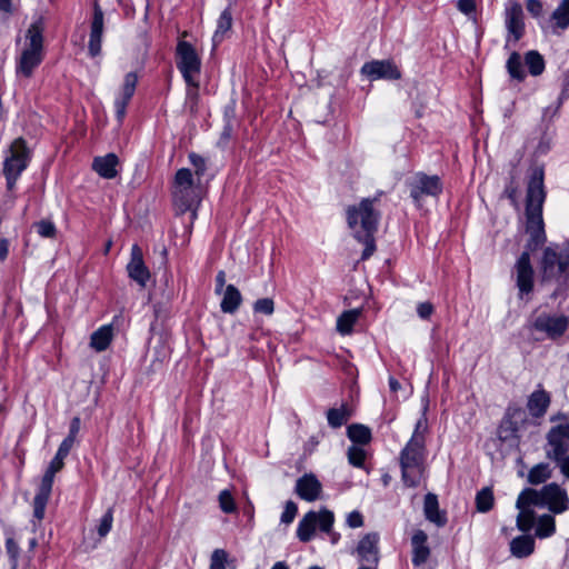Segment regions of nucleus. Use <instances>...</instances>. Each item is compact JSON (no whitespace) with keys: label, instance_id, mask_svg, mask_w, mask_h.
Here are the masks:
<instances>
[{"label":"nucleus","instance_id":"obj_1","mask_svg":"<svg viewBox=\"0 0 569 569\" xmlns=\"http://www.w3.org/2000/svg\"><path fill=\"white\" fill-rule=\"evenodd\" d=\"M543 180V168L533 167L528 180L525 211L526 232L529 234L525 251L529 253L536 251L547 240L542 218V208L547 197Z\"/></svg>","mask_w":569,"mask_h":569},{"label":"nucleus","instance_id":"obj_2","mask_svg":"<svg viewBox=\"0 0 569 569\" xmlns=\"http://www.w3.org/2000/svg\"><path fill=\"white\" fill-rule=\"evenodd\" d=\"M379 196L366 198L358 206H350L347 209V220L353 230L355 238L365 244L361 254L362 260L370 258L375 250V233L378 229L380 212L376 209Z\"/></svg>","mask_w":569,"mask_h":569},{"label":"nucleus","instance_id":"obj_3","mask_svg":"<svg viewBox=\"0 0 569 569\" xmlns=\"http://www.w3.org/2000/svg\"><path fill=\"white\" fill-rule=\"evenodd\" d=\"M44 23L42 18L33 21L24 37V44L16 59V74L29 79L44 58Z\"/></svg>","mask_w":569,"mask_h":569},{"label":"nucleus","instance_id":"obj_4","mask_svg":"<svg viewBox=\"0 0 569 569\" xmlns=\"http://www.w3.org/2000/svg\"><path fill=\"white\" fill-rule=\"evenodd\" d=\"M519 507L523 505H535L547 507L549 511L558 515L569 509V498L566 489L558 483L551 482L545 485L541 489L526 488L518 496Z\"/></svg>","mask_w":569,"mask_h":569},{"label":"nucleus","instance_id":"obj_5","mask_svg":"<svg viewBox=\"0 0 569 569\" xmlns=\"http://www.w3.org/2000/svg\"><path fill=\"white\" fill-rule=\"evenodd\" d=\"M426 456V441L418 436L411 437L399 457L401 477L406 486H419L425 471Z\"/></svg>","mask_w":569,"mask_h":569},{"label":"nucleus","instance_id":"obj_6","mask_svg":"<svg viewBox=\"0 0 569 569\" xmlns=\"http://www.w3.org/2000/svg\"><path fill=\"white\" fill-rule=\"evenodd\" d=\"M546 439V457L555 461L561 473L569 479V423L553 426Z\"/></svg>","mask_w":569,"mask_h":569},{"label":"nucleus","instance_id":"obj_7","mask_svg":"<svg viewBox=\"0 0 569 569\" xmlns=\"http://www.w3.org/2000/svg\"><path fill=\"white\" fill-rule=\"evenodd\" d=\"M335 522V515L332 511L322 508L320 511H309L298 523L297 537L302 542L310 541L319 528L321 532L327 533L330 537L331 542L335 545L339 541L340 535L332 530Z\"/></svg>","mask_w":569,"mask_h":569},{"label":"nucleus","instance_id":"obj_8","mask_svg":"<svg viewBox=\"0 0 569 569\" xmlns=\"http://www.w3.org/2000/svg\"><path fill=\"white\" fill-rule=\"evenodd\" d=\"M533 423L525 409L517 405H509L499 423L497 436L502 442L519 443L522 433Z\"/></svg>","mask_w":569,"mask_h":569},{"label":"nucleus","instance_id":"obj_9","mask_svg":"<svg viewBox=\"0 0 569 569\" xmlns=\"http://www.w3.org/2000/svg\"><path fill=\"white\" fill-rule=\"evenodd\" d=\"M30 151L22 138H17L11 143L3 163V173L8 190H13L22 171L28 167Z\"/></svg>","mask_w":569,"mask_h":569},{"label":"nucleus","instance_id":"obj_10","mask_svg":"<svg viewBox=\"0 0 569 569\" xmlns=\"http://www.w3.org/2000/svg\"><path fill=\"white\" fill-rule=\"evenodd\" d=\"M173 200L178 210L183 213L187 210H192L191 218L194 219L197 213L192 209L197 200V194L193 188V177L189 169H179L174 178Z\"/></svg>","mask_w":569,"mask_h":569},{"label":"nucleus","instance_id":"obj_11","mask_svg":"<svg viewBox=\"0 0 569 569\" xmlns=\"http://www.w3.org/2000/svg\"><path fill=\"white\" fill-rule=\"evenodd\" d=\"M176 63L186 83L196 84L201 70V59L194 47L187 41L180 40L176 49Z\"/></svg>","mask_w":569,"mask_h":569},{"label":"nucleus","instance_id":"obj_12","mask_svg":"<svg viewBox=\"0 0 569 569\" xmlns=\"http://www.w3.org/2000/svg\"><path fill=\"white\" fill-rule=\"evenodd\" d=\"M63 466L64 462L62 460L53 457L41 479L38 492L33 499V517L38 521H41L44 517V510L52 490L53 478L56 473L63 468Z\"/></svg>","mask_w":569,"mask_h":569},{"label":"nucleus","instance_id":"obj_13","mask_svg":"<svg viewBox=\"0 0 569 569\" xmlns=\"http://www.w3.org/2000/svg\"><path fill=\"white\" fill-rule=\"evenodd\" d=\"M530 328L543 333L551 340H556L568 330L569 317L563 313L541 312L532 319Z\"/></svg>","mask_w":569,"mask_h":569},{"label":"nucleus","instance_id":"obj_14","mask_svg":"<svg viewBox=\"0 0 569 569\" xmlns=\"http://www.w3.org/2000/svg\"><path fill=\"white\" fill-rule=\"evenodd\" d=\"M410 197L420 204L423 197H438L442 191V183L438 176L416 173L409 181Z\"/></svg>","mask_w":569,"mask_h":569},{"label":"nucleus","instance_id":"obj_15","mask_svg":"<svg viewBox=\"0 0 569 569\" xmlns=\"http://www.w3.org/2000/svg\"><path fill=\"white\" fill-rule=\"evenodd\" d=\"M569 266V257L557 252L553 248L547 247L540 261L542 281L559 278Z\"/></svg>","mask_w":569,"mask_h":569},{"label":"nucleus","instance_id":"obj_16","mask_svg":"<svg viewBox=\"0 0 569 569\" xmlns=\"http://www.w3.org/2000/svg\"><path fill=\"white\" fill-rule=\"evenodd\" d=\"M516 286L519 290V297L522 299L525 296L533 291L535 286V270L531 264L530 254L523 251L515 263Z\"/></svg>","mask_w":569,"mask_h":569},{"label":"nucleus","instance_id":"obj_17","mask_svg":"<svg viewBox=\"0 0 569 569\" xmlns=\"http://www.w3.org/2000/svg\"><path fill=\"white\" fill-rule=\"evenodd\" d=\"M505 23L508 31L505 48L518 42L525 33L523 10L519 2L511 1L505 11Z\"/></svg>","mask_w":569,"mask_h":569},{"label":"nucleus","instance_id":"obj_18","mask_svg":"<svg viewBox=\"0 0 569 569\" xmlns=\"http://www.w3.org/2000/svg\"><path fill=\"white\" fill-rule=\"evenodd\" d=\"M380 537L377 532L366 533L358 542L357 548L353 551L358 561L361 565L375 566L379 563L380 550H379Z\"/></svg>","mask_w":569,"mask_h":569},{"label":"nucleus","instance_id":"obj_19","mask_svg":"<svg viewBox=\"0 0 569 569\" xmlns=\"http://www.w3.org/2000/svg\"><path fill=\"white\" fill-rule=\"evenodd\" d=\"M361 73L367 76L371 80H398L401 78L400 70L390 60H373L370 62H366L361 68Z\"/></svg>","mask_w":569,"mask_h":569},{"label":"nucleus","instance_id":"obj_20","mask_svg":"<svg viewBox=\"0 0 569 569\" xmlns=\"http://www.w3.org/2000/svg\"><path fill=\"white\" fill-rule=\"evenodd\" d=\"M137 84L138 74L136 72H128L114 99L116 114L119 122H121L126 116L127 106L134 94Z\"/></svg>","mask_w":569,"mask_h":569},{"label":"nucleus","instance_id":"obj_21","mask_svg":"<svg viewBox=\"0 0 569 569\" xmlns=\"http://www.w3.org/2000/svg\"><path fill=\"white\" fill-rule=\"evenodd\" d=\"M104 29V16L100 6L94 2L93 14L90 24V37L88 43L89 54L94 58L101 52V41Z\"/></svg>","mask_w":569,"mask_h":569},{"label":"nucleus","instance_id":"obj_22","mask_svg":"<svg viewBox=\"0 0 569 569\" xmlns=\"http://www.w3.org/2000/svg\"><path fill=\"white\" fill-rule=\"evenodd\" d=\"M127 270L129 277L133 281L141 287H146L150 279V271L144 264L142 250L138 244H133L131 248V258L127 266Z\"/></svg>","mask_w":569,"mask_h":569},{"label":"nucleus","instance_id":"obj_23","mask_svg":"<svg viewBox=\"0 0 569 569\" xmlns=\"http://www.w3.org/2000/svg\"><path fill=\"white\" fill-rule=\"evenodd\" d=\"M296 493L306 501H316L322 492V485L313 473H306L296 482Z\"/></svg>","mask_w":569,"mask_h":569},{"label":"nucleus","instance_id":"obj_24","mask_svg":"<svg viewBox=\"0 0 569 569\" xmlns=\"http://www.w3.org/2000/svg\"><path fill=\"white\" fill-rule=\"evenodd\" d=\"M550 402V393L539 385V388L528 397L527 409L529 411V416L533 419L542 418L546 415Z\"/></svg>","mask_w":569,"mask_h":569},{"label":"nucleus","instance_id":"obj_25","mask_svg":"<svg viewBox=\"0 0 569 569\" xmlns=\"http://www.w3.org/2000/svg\"><path fill=\"white\" fill-rule=\"evenodd\" d=\"M118 157L114 153H108L103 157H96L92 162V169L104 179H113L118 174Z\"/></svg>","mask_w":569,"mask_h":569},{"label":"nucleus","instance_id":"obj_26","mask_svg":"<svg viewBox=\"0 0 569 569\" xmlns=\"http://www.w3.org/2000/svg\"><path fill=\"white\" fill-rule=\"evenodd\" d=\"M427 539L428 537L422 530H418L411 538L412 563L417 567L423 565L430 556V549L427 546Z\"/></svg>","mask_w":569,"mask_h":569},{"label":"nucleus","instance_id":"obj_27","mask_svg":"<svg viewBox=\"0 0 569 569\" xmlns=\"http://www.w3.org/2000/svg\"><path fill=\"white\" fill-rule=\"evenodd\" d=\"M236 3V0H228V7L221 12L218 21L217 29L213 33L212 41L214 46H218L231 30L232 27V12L231 7Z\"/></svg>","mask_w":569,"mask_h":569},{"label":"nucleus","instance_id":"obj_28","mask_svg":"<svg viewBox=\"0 0 569 569\" xmlns=\"http://www.w3.org/2000/svg\"><path fill=\"white\" fill-rule=\"evenodd\" d=\"M423 511L426 518L436 523L438 527H442L447 522L446 516L439 510L438 498L433 493H427L425 496Z\"/></svg>","mask_w":569,"mask_h":569},{"label":"nucleus","instance_id":"obj_29","mask_svg":"<svg viewBox=\"0 0 569 569\" xmlns=\"http://www.w3.org/2000/svg\"><path fill=\"white\" fill-rule=\"evenodd\" d=\"M221 295V311L230 315L234 313L242 302V296L240 291L233 284H228Z\"/></svg>","mask_w":569,"mask_h":569},{"label":"nucleus","instance_id":"obj_30","mask_svg":"<svg viewBox=\"0 0 569 569\" xmlns=\"http://www.w3.org/2000/svg\"><path fill=\"white\" fill-rule=\"evenodd\" d=\"M535 550V539L531 536H519L511 540L510 552L516 558H527Z\"/></svg>","mask_w":569,"mask_h":569},{"label":"nucleus","instance_id":"obj_31","mask_svg":"<svg viewBox=\"0 0 569 569\" xmlns=\"http://www.w3.org/2000/svg\"><path fill=\"white\" fill-rule=\"evenodd\" d=\"M553 468L549 462L535 465L528 472L527 481L532 486L545 483L552 477Z\"/></svg>","mask_w":569,"mask_h":569},{"label":"nucleus","instance_id":"obj_32","mask_svg":"<svg viewBox=\"0 0 569 569\" xmlns=\"http://www.w3.org/2000/svg\"><path fill=\"white\" fill-rule=\"evenodd\" d=\"M112 336V326H102L91 335L90 346L98 352L104 351L109 347Z\"/></svg>","mask_w":569,"mask_h":569},{"label":"nucleus","instance_id":"obj_33","mask_svg":"<svg viewBox=\"0 0 569 569\" xmlns=\"http://www.w3.org/2000/svg\"><path fill=\"white\" fill-rule=\"evenodd\" d=\"M350 417L351 410L346 403H342L339 408H331L327 411L328 425L333 429L346 425Z\"/></svg>","mask_w":569,"mask_h":569},{"label":"nucleus","instance_id":"obj_34","mask_svg":"<svg viewBox=\"0 0 569 569\" xmlns=\"http://www.w3.org/2000/svg\"><path fill=\"white\" fill-rule=\"evenodd\" d=\"M531 506L532 505H523L519 507L518 500L516 501V507L520 510L517 517V527L523 532L530 531L536 522V513L530 509Z\"/></svg>","mask_w":569,"mask_h":569},{"label":"nucleus","instance_id":"obj_35","mask_svg":"<svg viewBox=\"0 0 569 569\" xmlns=\"http://www.w3.org/2000/svg\"><path fill=\"white\" fill-rule=\"evenodd\" d=\"M361 311L359 309H352L345 311L337 320V330L341 335H349L352 331V327L360 317Z\"/></svg>","mask_w":569,"mask_h":569},{"label":"nucleus","instance_id":"obj_36","mask_svg":"<svg viewBox=\"0 0 569 569\" xmlns=\"http://www.w3.org/2000/svg\"><path fill=\"white\" fill-rule=\"evenodd\" d=\"M349 439L358 445H367L371 440V431L368 427L359 423L350 425L347 429Z\"/></svg>","mask_w":569,"mask_h":569},{"label":"nucleus","instance_id":"obj_37","mask_svg":"<svg viewBox=\"0 0 569 569\" xmlns=\"http://www.w3.org/2000/svg\"><path fill=\"white\" fill-rule=\"evenodd\" d=\"M525 63L531 76H540L545 70V59L536 50H530L525 54Z\"/></svg>","mask_w":569,"mask_h":569},{"label":"nucleus","instance_id":"obj_38","mask_svg":"<svg viewBox=\"0 0 569 569\" xmlns=\"http://www.w3.org/2000/svg\"><path fill=\"white\" fill-rule=\"evenodd\" d=\"M556 521L551 515H542L537 520L536 536L539 538H547L555 533Z\"/></svg>","mask_w":569,"mask_h":569},{"label":"nucleus","instance_id":"obj_39","mask_svg":"<svg viewBox=\"0 0 569 569\" xmlns=\"http://www.w3.org/2000/svg\"><path fill=\"white\" fill-rule=\"evenodd\" d=\"M506 67L508 73L512 79H516L518 81H522L525 79L526 73L522 68L521 56L518 52L513 51L510 54V57L507 60Z\"/></svg>","mask_w":569,"mask_h":569},{"label":"nucleus","instance_id":"obj_40","mask_svg":"<svg viewBox=\"0 0 569 569\" xmlns=\"http://www.w3.org/2000/svg\"><path fill=\"white\" fill-rule=\"evenodd\" d=\"M493 492L490 488L481 489L476 496L477 509L480 512H488L493 507Z\"/></svg>","mask_w":569,"mask_h":569},{"label":"nucleus","instance_id":"obj_41","mask_svg":"<svg viewBox=\"0 0 569 569\" xmlns=\"http://www.w3.org/2000/svg\"><path fill=\"white\" fill-rule=\"evenodd\" d=\"M552 19L560 29H566L569 26V0H562L553 11Z\"/></svg>","mask_w":569,"mask_h":569},{"label":"nucleus","instance_id":"obj_42","mask_svg":"<svg viewBox=\"0 0 569 569\" xmlns=\"http://www.w3.org/2000/svg\"><path fill=\"white\" fill-rule=\"evenodd\" d=\"M33 229L42 238L53 239L57 236V228L51 220L42 219L33 223Z\"/></svg>","mask_w":569,"mask_h":569},{"label":"nucleus","instance_id":"obj_43","mask_svg":"<svg viewBox=\"0 0 569 569\" xmlns=\"http://www.w3.org/2000/svg\"><path fill=\"white\" fill-rule=\"evenodd\" d=\"M348 460L349 462L357 468H361L365 465L366 451L363 448L359 446H351L348 449Z\"/></svg>","mask_w":569,"mask_h":569},{"label":"nucleus","instance_id":"obj_44","mask_svg":"<svg viewBox=\"0 0 569 569\" xmlns=\"http://www.w3.org/2000/svg\"><path fill=\"white\" fill-rule=\"evenodd\" d=\"M112 522H113L112 509L109 508L106 511V513L101 517L99 525L97 527V531H98V535L100 538L106 537L110 532V530L112 528Z\"/></svg>","mask_w":569,"mask_h":569},{"label":"nucleus","instance_id":"obj_45","mask_svg":"<svg viewBox=\"0 0 569 569\" xmlns=\"http://www.w3.org/2000/svg\"><path fill=\"white\" fill-rule=\"evenodd\" d=\"M219 506L224 513H232L236 511L237 507L230 491L222 490L219 493Z\"/></svg>","mask_w":569,"mask_h":569},{"label":"nucleus","instance_id":"obj_46","mask_svg":"<svg viewBox=\"0 0 569 569\" xmlns=\"http://www.w3.org/2000/svg\"><path fill=\"white\" fill-rule=\"evenodd\" d=\"M228 552L224 549H214L210 558V569H226Z\"/></svg>","mask_w":569,"mask_h":569},{"label":"nucleus","instance_id":"obj_47","mask_svg":"<svg viewBox=\"0 0 569 569\" xmlns=\"http://www.w3.org/2000/svg\"><path fill=\"white\" fill-rule=\"evenodd\" d=\"M253 311L266 316H271L274 311V302L270 298L258 299L253 303Z\"/></svg>","mask_w":569,"mask_h":569},{"label":"nucleus","instance_id":"obj_48","mask_svg":"<svg viewBox=\"0 0 569 569\" xmlns=\"http://www.w3.org/2000/svg\"><path fill=\"white\" fill-rule=\"evenodd\" d=\"M297 512H298L297 505L292 500L287 501L286 506H284V510L281 515V522L286 523V525H290L295 520Z\"/></svg>","mask_w":569,"mask_h":569},{"label":"nucleus","instance_id":"obj_49","mask_svg":"<svg viewBox=\"0 0 569 569\" xmlns=\"http://www.w3.org/2000/svg\"><path fill=\"white\" fill-rule=\"evenodd\" d=\"M199 90V78H196V84L187 83V103L190 104L191 110L193 111L198 103V93Z\"/></svg>","mask_w":569,"mask_h":569},{"label":"nucleus","instance_id":"obj_50","mask_svg":"<svg viewBox=\"0 0 569 569\" xmlns=\"http://www.w3.org/2000/svg\"><path fill=\"white\" fill-rule=\"evenodd\" d=\"M189 160H190L191 164L194 167L196 174L198 176V178L203 176L206 172V169H207L204 158L192 152L189 154Z\"/></svg>","mask_w":569,"mask_h":569},{"label":"nucleus","instance_id":"obj_51","mask_svg":"<svg viewBox=\"0 0 569 569\" xmlns=\"http://www.w3.org/2000/svg\"><path fill=\"white\" fill-rule=\"evenodd\" d=\"M417 313L423 320L429 319L433 313V305L428 301L419 303L417 306Z\"/></svg>","mask_w":569,"mask_h":569},{"label":"nucleus","instance_id":"obj_52","mask_svg":"<svg viewBox=\"0 0 569 569\" xmlns=\"http://www.w3.org/2000/svg\"><path fill=\"white\" fill-rule=\"evenodd\" d=\"M347 525L350 528H360L363 526V516L355 510L347 516Z\"/></svg>","mask_w":569,"mask_h":569},{"label":"nucleus","instance_id":"obj_53","mask_svg":"<svg viewBox=\"0 0 569 569\" xmlns=\"http://www.w3.org/2000/svg\"><path fill=\"white\" fill-rule=\"evenodd\" d=\"M427 429H428L427 419L420 418L416 423V428H415V431L411 437L418 436V438H420L421 440H425V433H426Z\"/></svg>","mask_w":569,"mask_h":569},{"label":"nucleus","instance_id":"obj_54","mask_svg":"<svg viewBox=\"0 0 569 569\" xmlns=\"http://www.w3.org/2000/svg\"><path fill=\"white\" fill-rule=\"evenodd\" d=\"M527 10L533 17H539L542 13V3L540 0H528Z\"/></svg>","mask_w":569,"mask_h":569},{"label":"nucleus","instance_id":"obj_55","mask_svg":"<svg viewBox=\"0 0 569 569\" xmlns=\"http://www.w3.org/2000/svg\"><path fill=\"white\" fill-rule=\"evenodd\" d=\"M226 287V272L220 270L216 276V295H221Z\"/></svg>","mask_w":569,"mask_h":569},{"label":"nucleus","instance_id":"obj_56","mask_svg":"<svg viewBox=\"0 0 569 569\" xmlns=\"http://www.w3.org/2000/svg\"><path fill=\"white\" fill-rule=\"evenodd\" d=\"M458 8L461 12L469 14L475 11V0H458Z\"/></svg>","mask_w":569,"mask_h":569},{"label":"nucleus","instance_id":"obj_57","mask_svg":"<svg viewBox=\"0 0 569 569\" xmlns=\"http://www.w3.org/2000/svg\"><path fill=\"white\" fill-rule=\"evenodd\" d=\"M79 430H80V418L74 417L71 420L70 429H69V435L67 437H71L72 439L76 440V437H77Z\"/></svg>","mask_w":569,"mask_h":569},{"label":"nucleus","instance_id":"obj_58","mask_svg":"<svg viewBox=\"0 0 569 569\" xmlns=\"http://www.w3.org/2000/svg\"><path fill=\"white\" fill-rule=\"evenodd\" d=\"M6 548H7L8 553L11 556V558L17 557L19 548L12 538L7 539Z\"/></svg>","mask_w":569,"mask_h":569},{"label":"nucleus","instance_id":"obj_59","mask_svg":"<svg viewBox=\"0 0 569 569\" xmlns=\"http://www.w3.org/2000/svg\"><path fill=\"white\" fill-rule=\"evenodd\" d=\"M74 441L76 440L72 439L71 437H66L59 447L63 448L67 451H70L74 445Z\"/></svg>","mask_w":569,"mask_h":569},{"label":"nucleus","instance_id":"obj_60","mask_svg":"<svg viewBox=\"0 0 569 569\" xmlns=\"http://www.w3.org/2000/svg\"><path fill=\"white\" fill-rule=\"evenodd\" d=\"M0 11L11 13L12 4L11 0H0Z\"/></svg>","mask_w":569,"mask_h":569},{"label":"nucleus","instance_id":"obj_61","mask_svg":"<svg viewBox=\"0 0 569 569\" xmlns=\"http://www.w3.org/2000/svg\"><path fill=\"white\" fill-rule=\"evenodd\" d=\"M569 91V69L563 74L562 93Z\"/></svg>","mask_w":569,"mask_h":569},{"label":"nucleus","instance_id":"obj_62","mask_svg":"<svg viewBox=\"0 0 569 569\" xmlns=\"http://www.w3.org/2000/svg\"><path fill=\"white\" fill-rule=\"evenodd\" d=\"M389 387H390L391 391L396 392L400 389V383L397 379H395L393 377H390L389 378Z\"/></svg>","mask_w":569,"mask_h":569},{"label":"nucleus","instance_id":"obj_63","mask_svg":"<svg viewBox=\"0 0 569 569\" xmlns=\"http://www.w3.org/2000/svg\"><path fill=\"white\" fill-rule=\"evenodd\" d=\"M69 452L70 451H67L63 448L59 447L54 457L63 461L64 458L69 455Z\"/></svg>","mask_w":569,"mask_h":569},{"label":"nucleus","instance_id":"obj_64","mask_svg":"<svg viewBox=\"0 0 569 569\" xmlns=\"http://www.w3.org/2000/svg\"><path fill=\"white\" fill-rule=\"evenodd\" d=\"M271 569H289V567L283 561H278Z\"/></svg>","mask_w":569,"mask_h":569}]
</instances>
